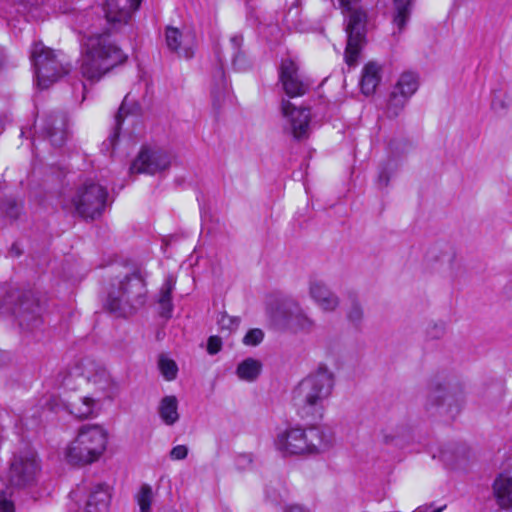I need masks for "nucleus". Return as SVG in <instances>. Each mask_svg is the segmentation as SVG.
Returning <instances> with one entry per match:
<instances>
[{
  "mask_svg": "<svg viewBox=\"0 0 512 512\" xmlns=\"http://www.w3.org/2000/svg\"><path fill=\"white\" fill-rule=\"evenodd\" d=\"M390 180V173L387 167H384L380 170L378 175V185L380 187H386Z\"/></svg>",
  "mask_w": 512,
  "mask_h": 512,
  "instance_id": "37998d69",
  "label": "nucleus"
},
{
  "mask_svg": "<svg viewBox=\"0 0 512 512\" xmlns=\"http://www.w3.org/2000/svg\"><path fill=\"white\" fill-rule=\"evenodd\" d=\"M40 472V463L35 451L24 449L15 453L3 475L8 487L23 489L32 486Z\"/></svg>",
  "mask_w": 512,
  "mask_h": 512,
  "instance_id": "6e6552de",
  "label": "nucleus"
},
{
  "mask_svg": "<svg viewBox=\"0 0 512 512\" xmlns=\"http://www.w3.org/2000/svg\"><path fill=\"white\" fill-rule=\"evenodd\" d=\"M308 292L314 303L324 312H334L340 305L339 297L322 280L311 278Z\"/></svg>",
  "mask_w": 512,
  "mask_h": 512,
  "instance_id": "f3484780",
  "label": "nucleus"
},
{
  "mask_svg": "<svg viewBox=\"0 0 512 512\" xmlns=\"http://www.w3.org/2000/svg\"><path fill=\"white\" fill-rule=\"evenodd\" d=\"M110 501V487L104 483H97L89 490L83 512H108Z\"/></svg>",
  "mask_w": 512,
  "mask_h": 512,
  "instance_id": "6ab92c4d",
  "label": "nucleus"
},
{
  "mask_svg": "<svg viewBox=\"0 0 512 512\" xmlns=\"http://www.w3.org/2000/svg\"><path fill=\"white\" fill-rule=\"evenodd\" d=\"M108 445V432L98 424L80 426L75 437L63 450L64 460L73 466H86L97 462Z\"/></svg>",
  "mask_w": 512,
  "mask_h": 512,
  "instance_id": "20e7f679",
  "label": "nucleus"
},
{
  "mask_svg": "<svg viewBox=\"0 0 512 512\" xmlns=\"http://www.w3.org/2000/svg\"><path fill=\"white\" fill-rule=\"evenodd\" d=\"M410 0H394L395 15L393 23L397 26L398 31L401 32L410 16Z\"/></svg>",
  "mask_w": 512,
  "mask_h": 512,
  "instance_id": "c85d7f7f",
  "label": "nucleus"
},
{
  "mask_svg": "<svg viewBox=\"0 0 512 512\" xmlns=\"http://www.w3.org/2000/svg\"><path fill=\"white\" fill-rule=\"evenodd\" d=\"M100 399L83 396L66 403L67 411L78 419L90 418L94 415L95 408Z\"/></svg>",
  "mask_w": 512,
  "mask_h": 512,
  "instance_id": "5701e85b",
  "label": "nucleus"
},
{
  "mask_svg": "<svg viewBox=\"0 0 512 512\" xmlns=\"http://www.w3.org/2000/svg\"><path fill=\"white\" fill-rule=\"evenodd\" d=\"M418 85V77L415 73L404 72L400 75L393 90L410 98L417 91Z\"/></svg>",
  "mask_w": 512,
  "mask_h": 512,
  "instance_id": "cd10ccee",
  "label": "nucleus"
},
{
  "mask_svg": "<svg viewBox=\"0 0 512 512\" xmlns=\"http://www.w3.org/2000/svg\"><path fill=\"white\" fill-rule=\"evenodd\" d=\"M140 3L141 0H106L104 13L107 22L114 30L127 25Z\"/></svg>",
  "mask_w": 512,
  "mask_h": 512,
  "instance_id": "2eb2a0df",
  "label": "nucleus"
},
{
  "mask_svg": "<svg viewBox=\"0 0 512 512\" xmlns=\"http://www.w3.org/2000/svg\"><path fill=\"white\" fill-rule=\"evenodd\" d=\"M68 119L63 113L49 114L43 121V132L53 146H62L68 137Z\"/></svg>",
  "mask_w": 512,
  "mask_h": 512,
  "instance_id": "a211bd4d",
  "label": "nucleus"
},
{
  "mask_svg": "<svg viewBox=\"0 0 512 512\" xmlns=\"http://www.w3.org/2000/svg\"><path fill=\"white\" fill-rule=\"evenodd\" d=\"M0 512H15L13 502L3 490H0Z\"/></svg>",
  "mask_w": 512,
  "mask_h": 512,
  "instance_id": "a19ab883",
  "label": "nucleus"
},
{
  "mask_svg": "<svg viewBox=\"0 0 512 512\" xmlns=\"http://www.w3.org/2000/svg\"><path fill=\"white\" fill-rule=\"evenodd\" d=\"M431 405L439 407L441 413L454 417L459 413L463 404V396L456 392L447 391L446 387L436 386L428 396Z\"/></svg>",
  "mask_w": 512,
  "mask_h": 512,
  "instance_id": "dca6fc26",
  "label": "nucleus"
},
{
  "mask_svg": "<svg viewBox=\"0 0 512 512\" xmlns=\"http://www.w3.org/2000/svg\"><path fill=\"white\" fill-rule=\"evenodd\" d=\"M346 316L349 322H351L354 326L358 327L362 324L364 320V309L356 298L351 300V303L346 312Z\"/></svg>",
  "mask_w": 512,
  "mask_h": 512,
  "instance_id": "7c9ffc66",
  "label": "nucleus"
},
{
  "mask_svg": "<svg viewBox=\"0 0 512 512\" xmlns=\"http://www.w3.org/2000/svg\"><path fill=\"white\" fill-rule=\"evenodd\" d=\"M231 41H232L236 46H238V45H240V43H241L242 39H241V37L235 36V37H233V38L231 39Z\"/></svg>",
  "mask_w": 512,
  "mask_h": 512,
  "instance_id": "8fccbe9b",
  "label": "nucleus"
},
{
  "mask_svg": "<svg viewBox=\"0 0 512 512\" xmlns=\"http://www.w3.org/2000/svg\"><path fill=\"white\" fill-rule=\"evenodd\" d=\"M279 80L284 92L291 98L305 95L311 86L309 80L300 73L297 63L290 58L281 61Z\"/></svg>",
  "mask_w": 512,
  "mask_h": 512,
  "instance_id": "4468645a",
  "label": "nucleus"
},
{
  "mask_svg": "<svg viewBox=\"0 0 512 512\" xmlns=\"http://www.w3.org/2000/svg\"><path fill=\"white\" fill-rule=\"evenodd\" d=\"M153 499V491L150 485L143 484L136 495V500L141 512H150Z\"/></svg>",
  "mask_w": 512,
  "mask_h": 512,
  "instance_id": "2f4dec72",
  "label": "nucleus"
},
{
  "mask_svg": "<svg viewBox=\"0 0 512 512\" xmlns=\"http://www.w3.org/2000/svg\"><path fill=\"white\" fill-rule=\"evenodd\" d=\"M171 159V155L164 150L144 147L132 162L129 171L131 174L154 175L167 170Z\"/></svg>",
  "mask_w": 512,
  "mask_h": 512,
  "instance_id": "f8f14e48",
  "label": "nucleus"
},
{
  "mask_svg": "<svg viewBox=\"0 0 512 512\" xmlns=\"http://www.w3.org/2000/svg\"><path fill=\"white\" fill-rule=\"evenodd\" d=\"M322 440V432L316 427H291L279 432L274 443L283 455H303L317 452Z\"/></svg>",
  "mask_w": 512,
  "mask_h": 512,
  "instance_id": "423d86ee",
  "label": "nucleus"
},
{
  "mask_svg": "<svg viewBox=\"0 0 512 512\" xmlns=\"http://www.w3.org/2000/svg\"><path fill=\"white\" fill-rule=\"evenodd\" d=\"M158 414L166 425L175 424L179 420L177 398L173 395L162 398L158 406Z\"/></svg>",
  "mask_w": 512,
  "mask_h": 512,
  "instance_id": "a878e982",
  "label": "nucleus"
},
{
  "mask_svg": "<svg viewBox=\"0 0 512 512\" xmlns=\"http://www.w3.org/2000/svg\"><path fill=\"white\" fill-rule=\"evenodd\" d=\"M222 348V340L218 336H210L207 342V351L209 354H217Z\"/></svg>",
  "mask_w": 512,
  "mask_h": 512,
  "instance_id": "ea45409f",
  "label": "nucleus"
},
{
  "mask_svg": "<svg viewBox=\"0 0 512 512\" xmlns=\"http://www.w3.org/2000/svg\"><path fill=\"white\" fill-rule=\"evenodd\" d=\"M381 67L375 62L367 63L362 70L360 81L361 91L365 95H372L381 79Z\"/></svg>",
  "mask_w": 512,
  "mask_h": 512,
  "instance_id": "b1692460",
  "label": "nucleus"
},
{
  "mask_svg": "<svg viewBox=\"0 0 512 512\" xmlns=\"http://www.w3.org/2000/svg\"><path fill=\"white\" fill-rule=\"evenodd\" d=\"M146 295L145 280L138 272L118 275L110 282L105 306L110 312L126 317L145 304Z\"/></svg>",
  "mask_w": 512,
  "mask_h": 512,
  "instance_id": "7ed1b4c3",
  "label": "nucleus"
},
{
  "mask_svg": "<svg viewBox=\"0 0 512 512\" xmlns=\"http://www.w3.org/2000/svg\"><path fill=\"white\" fill-rule=\"evenodd\" d=\"M359 0H339L343 13H349L346 25L347 45L345 49V61L349 66L357 63L359 53L365 42L366 14L358 9Z\"/></svg>",
  "mask_w": 512,
  "mask_h": 512,
  "instance_id": "1a4fd4ad",
  "label": "nucleus"
},
{
  "mask_svg": "<svg viewBox=\"0 0 512 512\" xmlns=\"http://www.w3.org/2000/svg\"><path fill=\"white\" fill-rule=\"evenodd\" d=\"M459 448L447 447L439 451L438 456L435 454L433 458L438 457L445 465L455 467L459 463Z\"/></svg>",
  "mask_w": 512,
  "mask_h": 512,
  "instance_id": "72a5a7b5",
  "label": "nucleus"
},
{
  "mask_svg": "<svg viewBox=\"0 0 512 512\" xmlns=\"http://www.w3.org/2000/svg\"><path fill=\"white\" fill-rule=\"evenodd\" d=\"M188 455V447L185 445H177L170 451V458L173 460H183Z\"/></svg>",
  "mask_w": 512,
  "mask_h": 512,
  "instance_id": "79ce46f5",
  "label": "nucleus"
},
{
  "mask_svg": "<svg viewBox=\"0 0 512 512\" xmlns=\"http://www.w3.org/2000/svg\"><path fill=\"white\" fill-rule=\"evenodd\" d=\"M108 192L105 187L92 180L84 182L70 199V209L83 218L99 217L107 201ZM68 208V205L65 204Z\"/></svg>",
  "mask_w": 512,
  "mask_h": 512,
  "instance_id": "9d476101",
  "label": "nucleus"
},
{
  "mask_svg": "<svg viewBox=\"0 0 512 512\" xmlns=\"http://www.w3.org/2000/svg\"><path fill=\"white\" fill-rule=\"evenodd\" d=\"M493 491L501 507L512 509V469L498 475L493 483Z\"/></svg>",
  "mask_w": 512,
  "mask_h": 512,
  "instance_id": "412c9836",
  "label": "nucleus"
},
{
  "mask_svg": "<svg viewBox=\"0 0 512 512\" xmlns=\"http://www.w3.org/2000/svg\"><path fill=\"white\" fill-rule=\"evenodd\" d=\"M73 377H80L91 383L103 398L113 399L120 392L119 383L112 378L106 368L90 358L81 359L70 369L64 385L69 387L70 379Z\"/></svg>",
  "mask_w": 512,
  "mask_h": 512,
  "instance_id": "39448f33",
  "label": "nucleus"
},
{
  "mask_svg": "<svg viewBox=\"0 0 512 512\" xmlns=\"http://www.w3.org/2000/svg\"><path fill=\"white\" fill-rule=\"evenodd\" d=\"M38 311L39 305L30 295H24L13 309V313L19 319V325L26 328L37 324Z\"/></svg>",
  "mask_w": 512,
  "mask_h": 512,
  "instance_id": "aec40b11",
  "label": "nucleus"
},
{
  "mask_svg": "<svg viewBox=\"0 0 512 512\" xmlns=\"http://www.w3.org/2000/svg\"><path fill=\"white\" fill-rule=\"evenodd\" d=\"M281 115L284 119V130L294 138L307 136L310 123V110L306 107H296L290 100L282 98L280 103Z\"/></svg>",
  "mask_w": 512,
  "mask_h": 512,
  "instance_id": "ddd939ff",
  "label": "nucleus"
},
{
  "mask_svg": "<svg viewBox=\"0 0 512 512\" xmlns=\"http://www.w3.org/2000/svg\"><path fill=\"white\" fill-rule=\"evenodd\" d=\"M127 97H128V95L125 97L122 105L120 106V108L118 110L117 115L115 116V130H114V132L108 137L107 141H105L103 143V145L106 146L107 148L111 147L113 149L115 144H116V142H117V139H118V136H119L120 126H121L122 121L124 119V115L127 114V112L125 110V103H126Z\"/></svg>",
  "mask_w": 512,
  "mask_h": 512,
  "instance_id": "473e14b6",
  "label": "nucleus"
},
{
  "mask_svg": "<svg viewBox=\"0 0 512 512\" xmlns=\"http://www.w3.org/2000/svg\"><path fill=\"white\" fill-rule=\"evenodd\" d=\"M409 99L410 98H408L407 96L397 93L395 90H392L386 107V113L388 117H398L404 110Z\"/></svg>",
  "mask_w": 512,
  "mask_h": 512,
  "instance_id": "c756f323",
  "label": "nucleus"
},
{
  "mask_svg": "<svg viewBox=\"0 0 512 512\" xmlns=\"http://www.w3.org/2000/svg\"><path fill=\"white\" fill-rule=\"evenodd\" d=\"M191 37L189 35L183 36L182 33L173 27L166 29V44L171 51L176 52L180 57L191 58L193 56V49L190 46Z\"/></svg>",
  "mask_w": 512,
  "mask_h": 512,
  "instance_id": "4be33fe9",
  "label": "nucleus"
},
{
  "mask_svg": "<svg viewBox=\"0 0 512 512\" xmlns=\"http://www.w3.org/2000/svg\"><path fill=\"white\" fill-rule=\"evenodd\" d=\"M219 74H220L221 77H224V74H223L222 70H219Z\"/></svg>",
  "mask_w": 512,
  "mask_h": 512,
  "instance_id": "864d4df0",
  "label": "nucleus"
},
{
  "mask_svg": "<svg viewBox=\"0 0 512 512\" xmlns=\"http://www.w3.org/2000/svg\"><path fill=\"white\" fill-rule=\"evenodd\" d=\"M0 205L5 215L11 219H17L22 209L21 203L11 197L2 199Z\"/></svg>",
  "mask_w": 512,
  "mask_h": 512,
  "instance_id": "f704fd0d",
  "label": "nucleus"
},
{
  "mask_svg": "<svg viewBox=\"0 0 512 512\" xmlns=\"http://www.w3.org/2000/svg\"><path fill=\"white\" fill-rule=\"evenodd\" d=\"M285 512H310V511L300 504H290V505L286 506Z\"/></svg>",
  "mask_w": 512,
  "mask_h": 512,
  "instance_id": "49530a36",
  "label": "nucleus"
},
{
  "mask_svg": "<svg viewBox=\"0 0 512 512\" xmlns=\"http://www.w3.org/2000/svg\"><path fill=\"white\" fill-rule=\"evenodd\" d=\"M78 496V491H73L71 492V497H77Z\"/></svg>",
  "mask_w": 512,
  "mask_h": 512,
  "instance_id": "603ef678",
  "label": "nucleus"
},
{
  "mask_svg": "<svg viewBox=\"0 0 512 512\" xmlns=\"http://www.w3.org/2000/svg\"><path fill=\"white\" fill-rule=\"evenodd\" d=\"M31 61L34 67L37 86L46 89L70 71L64 64L61 54H56L42 43H35L31 50Z\"/></svg>",
  "mask_w": 512,
  "mask_h": 512,
  "instance_id": "0eeeda50",
  "label": "nucleus"
},
{
  "mask_svg": "<svg viewBox=\"0 0 512 512\" xmlns=\"http://www.w3.org/2000/svg\"><path fill=\"white\" fill-rule=\"evenodd\" d=\"M160 304V307H161V315L162 316H165V317H169L171 312H172V302L171 301H167V302H159Z\"/></svg>",
  "mask_w": 512,
  "mask_h": 512,
  "instance_id": "a18cd8bd",
  "label": "nucleus"
},
{
  "mask_svg": "<svg viewBox=\"0 0 512 512\" xmlns=\"http://www.w3.org/2000/svg\"><path fill=\"white\" fill-rule=\"evenodd\" d=\"M18 7L16 9L17 13H25L30 5H32L31 0H17Z\"/></svg>",
  "mask_w": 512,
  "mask_h": 512,
  "instance_id": "de8ad7c7",
  "label": "nucleus"
},
{
  "mask_svg": "<svg viewBox=\"0 0 512 512\" xmlns=\"http://www.w3.org/2000/svg\"><path fill=\"white\" fill-rule=\"evenodd\" d=\"M443 507L432 509L431 506L424 505L418 507L414 512H442Z\"/></svg>",
  "mask_w": 512,
  "mask_h": 512,
  "instance_id": "09e8293b",
  "label": "nucleus"
},
{
  "mask_svg": "<svg viewBox=\"0 0 512 512\" xmlns=\"http://www.w3.org/2000/svg\"><path fill=\"white\" fill-rule=\"evenodd\" d=\"M126 59L127 55L111 40L109 33H95L82 43L80 70L83 77L99 80Z\"/></svg>",
  "mask_w": 512,
  "mask_h": 512,
  "instance_id": "f257e3e1",
  "label": "nucleus"
},
{
  "mask_svg": "<svg viewBox=\"0 0 512 512\" xmlns=\"http://www.w3.org/2000/svg\"><path fill=\"white\" fill-rule=\"evenodd\" d=\"M409 438V430L403 425H387L380 431L381 442L402 447Z\"/></svg>",
  "mask_w": 512,
  "mask_h": 512,
  "instance_id": "393cba45",
  "label": "nucleus"
},
{
  "mask_svg": "<svg viewBox=\"0 0 512 512\" xmlns=\"http://www.w3.org/2000/svg\"><path fill=\"white\" fill-rule=\"evenodd\" d=\"M264 338V333L261 329H250L243 338V343L247 346H257Z\"/></svg>",
  "mask_w": 512,
  "mask_h": 512,
  "instance_id": "4c0bfd02",
  "label": "nucleus"
},
{
  "mask_svg": "<svg viewBox=\"0 0 512 512\" xmlns=\"http://www.w3.org/2000/svg\"><path fill=\"white\" fill-rule=\"evenodd\" d=\"M158 364L159 369L166 380L171 381L176 378L178 368L173 360L162 356L160 357Z\"/></svg>",
  "mask_w": 512,
  "mask_h": 512,
  "instance_id": "c9c22d12",
  "label": "nucleus"
},
{
  "mask_svg": "<svg viewBox=\"0 0 512 512\" xmlns=\"http://www.w3.org/2000/svg\"><path fill=\"white\" fill-rule=\"evenodd\" d=\"M262 363L254 358H246L236 368L237 377L245 382H254L260 375Z\"/></svg>",
  "mask_w": 512,
  "mask_h": 512,
  "instance_id": "bb28decb",
  "label": "nucleus"
},
{
  "mask_svg": "<svg viewBox=\"0 0 512 512\" xmlns=\"http://www.w3.org/2000/svg\"><path fill=\"white\" fill-rule=\"evenodd\" d=\"M242 460H243V461H247V462H250V461H251V460H250V458H249V456H247V455H243V456H241V457L239 458V461H242Z\"/></svg>",
  "mask_w": 512,
  "mask_h": 512,
  "instance_id": "3c124183",
  "label": "nucleus"
},
{
  "mask_svg": "<svg viewBox=\"0 0 512 512\" xmlns=\"http://www.w3.org/2000/svg\"><path fill=\"white\" fill-rule=\"evenodd\" d=\"M333 387V373L324 366L302 379L292 391V403L298 414L321 417Z\"/></svg>",
  "mask_w": 512,
  "mask_h": 512,
  "instance_id": "f03ea898",
  "label": "nucleus"
},
{
  "mask_svg": "<svg viewBox=\"0 0 512 512\" xmlns=\"http://www.w3.org/2000/svg\"><path fill=\"white\" fill-rule=\"evenodd\" d=\"M444 330L443 324H435L429 334L433 338H439L444 334Z\"/></svg>",
  "mask_w": 512,
  "mask_h": 512,
  "instance_id": "c03bdc74",
  "label": "nucleus"
},
{
  "mask_svg": "<svg viewBox=\"0 0 512 512\" xmlns=\"http://www.w3.org/2000/svg\"><path fill=\"white\" fill-rule=\"evenodd\" d=\"M174 284H175V282L173 281V279L171 277L166 279V281L164 282V284L161 288L159 302L171 301V294H172V290L174 288Z\"/></svg>",
  "mask_w": 512,
  "mask_h": 512,
  "instance_id": "58836bf2",
  "label": "nucleus"
},
{
  "mask_svg": "<svg viewBox=\"0 0 512 512\" xmlns=\"http://www.w3.org/2000/svg\"><path fill=\"white\" fill-rule=\"evenodd\" d=\"M268 313L275 325L294 332H310L315 325L314 320L292 299L278 302L269 308Z\"/></svg>",
  "mask_w": 512,
  "mask_h": 512,
  "instance_id": "9b49d317",
  "label": "nucleus"
},
{
  "mask_svg": "<svg viewBox=\"0 0 512 512\" xmlns=\"http://www.w3.org/2000/svg\"><path fill=\"white\" fill-rule=\"evenodd\" d=\"M217 322L222 331L231 333L239 327L240 318L236 316H230L224 312L219 315Z\"/></svg>",
  "mask_w": 512,
  "mask_h": 512,
  "instance_id": "e433bc0d",
  "label": "nucleus"
}]
</instances>
